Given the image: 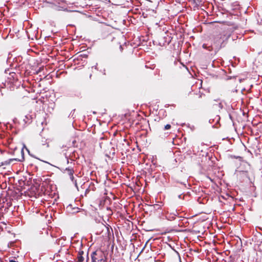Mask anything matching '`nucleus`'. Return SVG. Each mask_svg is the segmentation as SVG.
Listing matches in <instances>:
<instances>
[{
	"mask_svg": "<svg viewBox=\"0 0 262 262\" xmlns=\"http://www.w3.org/2000/svg\"><path fill=\"white\" fill-rule=\"evenodd\" d=\"M92 262H106L104 253L101 250H97L92 255Z\"/></svg>",
	"mask_w": 262,
	"mask_h": 262,
	"instance_id": "1",
	"label": "nucleus"
},
{
	"mask_svg": "<svg viewBox=\"0 0 262 262\" xmlns=\"http://www.w3.org/2000/svg\"><path fill=\"white\" fill-rule=\"evenodd\" d=\"M78 258L79 261H83L84 260V258L80 255L78 256Z\"/></svg>",
	"mask_w": 262,
	"mask_h": 262,
	"instance_id": "2",
	"label": "nucleus"
},
{
	"mask_svg": "<svg viewBox=\"0 0 262 262\" xmlns=\"http://www.w3.org/2000/svg\"><path fill=\"white\" fill-rule=\"evenodd\" d=\"M170 125H169V124H167L165 126V129H168L170 128Z\"/></svg>",
	"mask_w": 262,
	"mask_h": 262,
	"instance_id": "3",
	"label": "nucleus"
},
{
	"mask_svg": "<svg viewBox=\"0 0 262 262\" xmlns=\"http://www.w3.org/2000/svg\"><path fill=\"white\" fill-rule=\"evenodd\" d=\"M10 262H16V261H15V260H10Z\"/></svg>",
	"mask_w": 262,
	"mask_h": 262,
	"instance_id": "4",
	"label": "nucleus"
},
{
	"mask_svg": "<svg viewBox=\"0 0 262 262\" xmlns=\"http://www.w3.org/2000/svg\"><path fill=\"white\" fill-rule=\"evenodd\" d=\"M69 171H70V174H72V171L71 170H69Z\"/></svg>",
	"mask_w": 262,
	"mask_h": 262,
	"instance_id": "5",
	"label": "nucleus"
}]
</instances>
